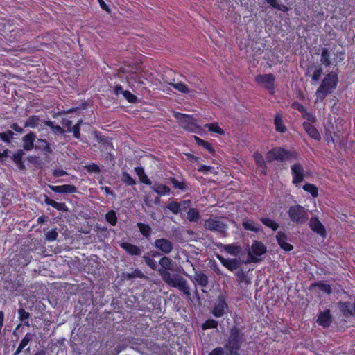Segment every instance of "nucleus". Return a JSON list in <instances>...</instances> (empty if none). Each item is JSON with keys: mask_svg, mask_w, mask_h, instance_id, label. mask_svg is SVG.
I'll use <instances>...</instances> for the list:
<instances>
[{"mask_svg": "<svg viewBox=\"0 0 355 355\" xmlns=\"http://www.w3.org/2000/svg\"><path fill=\"white\" fill-rule=\"evenodd\" d=\"M332 322V316L329 309H326L319 313L317 318V323L323 328L330 327Z\"/></svg>", "mask_w": 355, "mask_h": 355, "instance_id": "obj_17", "label": "nucleus"}, {"mask_svg": "<svg viewBox=\"0 0 355 355\" xmlns=\"http://www.w3.org/2000/svg\"><path fill=\"white\" fill-rule=\"evenodd\" d=\"M25 155L24 152L21 149L17 150V151L13 154L12 157V159L13 162L17 165L18 168L21 171H24L26 169V166L24 164V161L22 160V158L24 155Z\"/></svg>", "mask_w": 355, "mask_h": 355, "instance_id": "obj_27", "label": "nucleus"}, {"mask_svg": "<svg viewBox=\"0 0 355 355\" xmlns=\"http://www.w3.org/2000/svg\"><path fill=\"white\" fill-rule=\"evenodd\" d=\"M121 278L123 281H129L136 278L144 279L146 278V276L142 271L137 268L134 269L132 272H122Z\"/></svg>", "mask_w": 355, "mask_h": 355, "instance_id": "obj_26", "label": "nucleus"}, {"mask_svg": "<svg viewBox=\"0 0 355 355\" xmlns=\"http://www.w3.org/2000/svg\"><path fill=\"white\" fill-rule=\"evenodd\" d=\"M288 214L290 220L297 225H303L309 219L308 211L300 205L291 206Z\"/></svg>", "mask_w": 355, "mask_h": 355, "instance_id": "obj_4", "label": "nucleus"}, {"mask_svg": "<svg viewBox=\"0 0 355 355\" xmlns=\"http://www.w3.org/2000/svg\"><path fill=\"white\" fill-rule=\"evenodd\" d=\"M178 289L187 296L191 295L190 288L188 286L187 280H184L183 283L179 286Z\"/></svg>", "mask_w": 355, "mask_h": 355, "instance_id": "obj_62", "label": "nucleus"}, {"mask_svg": "<svg viewBox=\"0 0 355 355\" xmlns=\"http://www.w3.org/2000/svg\"><path fill=\"white\" fill-rule=\"evenodd\" d=\"M154 246L165 254H169L173 248L172 242L165 238L155 239Z\"/></svg>", "mask_w": 355, "mask_h": 355, "instance_id": "obj_14", "label": "nucleus"}, {"mask_svg": "<svg viewBox=\"0 0 355 355\" xmlns=\"http://www.w3.org/2000/svg\"><path fill=\"white\" fill-rule=\"evenodd\" d=\"M192 281L194 283L198 284L199 286H200L202 288L207 287L209 284L208 276L202 272H196Z\"/></svg>", "mask_w": 355, "mask_h": 355, "instance_id": "obj_29", "label": "nucleus"}, {"mask_svg": "<svg viewBox=\"0 0 355 355\" xmlns=\"http://www.w3.org/2000/svg\"><path fill=\"white\" fill-rule=\"evenodd\" d=\"M267 252L266 246L260 241L255 240L252 242L250 250L248 252L246 263H259L261 259L259 258Z\"/></svg>", "mask_w": 355, "mask_h": 355, "instance_id": "obj_5", "label": "nucleus"}, {"mask_svg": "<svg viewBox=\"0 0 355 355\" xmlns=\"http://www.w3.org/2000/svg\"><path fill=\"white\" fill-rule=\"evenodd\" d=\"M137 227L144 237L148 239L150 236L152 229L148 224L139 222L137 223Z\"/></svg>", "mask_w": 355, "mask_h": 355, "instance_id": "obj_33", "label": "nucleus"}, {"mask_svg": "<svg viewBox=\"0 0 355 355\" xmlns=\"http://www.w3.org/2000/svg\"><path fill=\"white\" fill-rule=\"evenodd\" d=\"M49 187L52 191L58 193L71 194L78 192L77 187L72 184L49 185Z\"/></svg>", "mask_w": 355, "mask_h": 355, "instance_id": "obj_16", "label": "nucleus"}, {"mask_svg": "<svg viewBox=\"0 0 355 355\" xmlns=\"http://www.w3.org/2000/svg\"><path fill=\"white\" fill-rule=\"evenodd\" d=\"M301 115L303 119H305L307 120L306 122H309L311 123H315L317 121V118H316L315 115L313 113L309 112L307 110V109H306L301 114Z\"/></svg>", "mask_w": 355, "mask_h": 355, "instance_id": "obj_52", "label": "nucleus"}, {"mask_svg": "<svg viewBox=\"0 0 355 355\" xmlns=\"http://www.w3.org/2000/svg\"><path fill=\"white\" fill-rule=\"evenodd\" d=\"M35 337V334L31 332H28L25 334L22 340L19 344L16 351L14 353V355H18L20 354L22 350L33 340Z\"/></svg>", "mask_w": 355, "mask_h": 355, "instance_id": "obj_24", "label": "nucleus"}, {"mask_svg": "<svg viewBox=\"0 0 355 355\" xmlns=\"http://www.w3.org/2000/svg\"><path fill=\"white\" fill-rule=\"evenodd\" d=\"M228 311V304L224 295L220 294L212 310V314L216 318L222 317Z\"/></svg>", "mask_w": 355, "mask_h": 355, "instance_id": "obj_9", "label": "nucleus"}, {"mask_svg": "<svg viewBox=\"0 0 355 355\" xmlns=\"http://www.w3.org/2000/svg\"><path fill=\"white\" fill-rule=\"evenodd\" d=\"M216 257L225 268L231 272L237 270L240 267V261L235 258L225 259L219 254H216Z\"/></svg>", "mask_w": 355, "mask_h": 355, "instance_id": "obj_13", "label": "nucleus"}, {"mask_svg": "<svg viewBox=\"0 0 355 355\" xmlns=\"http://www.w3.org/2000/svg\"><path fill=\"white\" fill-rule=\"evenodd\" d=\"M205 128H207L209 132L216 133L219 135H223L225 134L224 130L218 125L217 122L207 123L205 125Z\"/></svg>", "mask_w": 355, "mask_h": 355, "instance_id": "obj_39", "label": "nucleus"}, {"mask_svg": "<svg viewBox=\"0 0 355 355\" xmlns=\"http://www.w3.org/2000/svg\"><path fill=\"white\" fill-rule=\"evenodd\" d=\"M85 168L89 173L98 174L101 172L99 166L94 163L85 165Z\"/></svg>", "mask_w": 355, "mask_h": 355, "instance_id": "obj_58", "label": "nucleus"}, {"mask_svg": "<svg viewBox=\"0 0 355 355\" xmlns=\"http://www.w3.org/2000/svg\"><path fill=\"white\" fill-rule=\"evenodd\" d=\"M331 56V55L329 49L327 48H322L320 60L321 64L326 67L331 66L333 63Z\"/></svg>", "mask_w": 355, "mask_h": 355, "instance_id": "obj_30", "label": "nucleus"}, {"mask_svg": "<svg viewBox=\"0 0 355 355\" xmlns=\"http://www.w3.org/2000/svg\"><path fill=\"white\" fill-rule=\"evenodd\" d=\"M40 123V116L37 115H32L28 117L24 123V128H35Z\"/></svg>", "mask_w": 355, "mask_h": 355, "instance_id": "obj_40", "label": "nucleus"}, {"mask_svg": "<svg viewBox=\"0 0 355 355\" xmlns=\"http://www.w3.org/2000/svg\"><path fill=\"white\" fill-rule=\"evenodd\" d=\"M200 219V214L197 209L190 207L187 211V220L189 222H198Z\"/></svg>", "mask_w": 355, "mask_h": 355, "instance_id": "obj_45", "label": "nucleus"}, {"mask_svg": "<svg viewBox=\"0 0 355 355\" xmlns=\"http://www.w3.org/2000/svg\"><path fill=\"white\" fill-rule=\"evenodd\" d=\"M243 327L238 324H234L229 329L227 338L224 345L225 349L240 350L243 343L245 341V335Z\"/></svg>", "mask_w": 355, "mask_h": 355, "instance_id": "obj_2", "label": "nucleus"}, {"mask_svg": "<svg viewBox=\"0 0 355 355\" xmlns=\"http://www.w3.org/2000/svg\"><path fill=\"white\" fill-rule=\"evenodd\" d=\"M44 125L51 129L56 135H62L65 131L58 124H55V121L47 120L44 121Z\"/></svg>", "mask_w": 355, "mask_h": 355, "instance_id": "obj_38", "label": "nucleus"}, {"mask_svg": "<svg viewBox=\"0 0 355 355\" xmlns=\"http://www.w3.org/2000/svg\"><path fill=\"white\" fill-rule=\"evenodd\" d=\"M322 73H323L322 68L320 66L315 67V69L314 70V71L313 72V74L311 76L312 84L318 82L319 80L320 79Z\"/></svg>", "mask_w": 355, "mask_h": 355, "instance_id": "obj_53", "label": "nucleus"}, {"mask_svg": "<svg viewBox=\"0 0 355 355\" xmlns=\"http://www.w3.org/2000/svg\"><path fill=\"white\" fill-rule=\"evenodd\" d=\"M310 229L317 234L322 238L327 236V231L323 224L320 221L319 218L316 216H313L309 220Z\"/></svg>", "mask_w": 355, "mask_h": 355, "instance_id": "obj_10", "label": "nucleus"}, {"mask_svg": "<svg viewBox=\"0 0 355 355\" xmlns=\"http://www.w3.org/2000/svg\"><path fill=\"white\" fill-rule=\"evenodd\" d=\"M32 250L22 249L18 253L15 254L12 258V266L14 267L24 268L28 266L32 260Z\"/></svg>", "mask_w": 355, "mask_h": 355, "instance_id": "obj_6", "label": "nucleus"}, {"mask_svg": "<svg viewBox=\"0 0 355 355\" xmlns=\"http://www.w3.org/2000/svg\"><path fill=\"white\" fill-rule=\"evenodd\" d=\"M150 189L159 196H163L170 193V188L163 184H157L151 187Z\"/></svg>", "mask_w": 355, "mask_h": 355, "instance_id": "obj_32", "label": "nucleus"}, {"mask_svg": "<svg viewBox=\"0 0 355 355\" xmlns=\"http://www.w3.org/2000/svg\"><path fill=\"white\" fill-rule=\"evenodd\" d=\"M274 125L275 130L279 133H285L287 131V128L283 120V116L280 113H277L274 117Z\"/></svg>", "mask_w": 355, "mask_h": 355, "instance_id": "obj_25", "label": "nucleus"}, {"mask_svg": "<svg viewBox=\"0 0 355 355\" xmlns=\"http://www.w3.org/2000/svg\"><path fill=\"white\" fill-rule=\"evenodd\" d=\"M299 154L295 150H288L282 147H275L270 150L266 154V159L268 162L278 161L284 162L285 161L297 159Z\"/></svg>", "mask_w": 355, "mask_h": 355, "instance_id": "obj_3", "label": "nucleus"}, {"mask_svg": "<svg viewBox=\"0 0 355 355\" xmlns=\"http://www.w3.org/2000/svg\"><path fill=\"white\" fill-rule=\"evenodd\" d=\"M121 180L127 186H134L137 183L136 180L134 179L127 171L122 172Z\"/></svg>", "mask_w": 355, "mask_h": 355, "instance_id": "obj_44", "label": "nucleus"}, {"mask_svg": "<svg viewBox=\"0 0 355 355\" xmlns=\"http://www.w3.org/2000/svg\"><path fill=\"white\" fill-rule=\"evenodd\" d=\"M166 277L163 281L167 284L169 286L178 288L179 286L183 283L184 278L181 276L177 275L174 278L171 277V275L164 274Z\"/></svg>", "mask_w": 355, "mask_h": 355, "instance_id": "obj_23", "label": "nucleus"}, {"mask_svg": "<svg viewBox=\"0 0 355 355\" xmlns=\"http://www.w3.org/2000/svg\"><path fill=\"white\" fill-rule=\"evenodd\" d=\"M166 207L173 214H178L181 211V204H179V202L175 200L169 202Z\"/></svg>", "mask_w": 355, "mask_h": 355, "instance_id": "obj_47", "label": "nucleus"}, {"mask_svg": "<svg viewBox=\"0 0 355 355\" xmlns=\"http://www.w3.org/2000/svg\"><path fill=\"white\" fill-rule=\"evenodd\" d=\"M218 323L216 320L214 319H207L205 322L202 324V329L203 330L210 329H216L217 328Z\"/></svg>", "mask_w": 355, "mask_h": 355, "instance_id": "obj_51", "label": "nucleus"}, {"mask_svg": "<svg viewBox=\"0 0 355 355\" xmlns=\"http://www.w3.org/2000/svg\"><path fill=\"white\" fill-rule=\"evenodd\" d=\"M36 139V134L34 132H30L26 135L23 138V148L24 150L29 151L32 150L34 146V141Z\"/></svg>", "mask_w": 355, "mask_h": 355, "instance_id": "obj_22", "label": "nucleus"}, {"mask_svg": "<svg viewBox=\"0 0 355 355\" xmlns=\"http://www.w3.org/2000/svg\"><path fill=\"white\" fill-rule=\"evenodd\" d=\"M123 96L128 103H136L137 102V97L128 90H124L123 92Z\"/></svg>", "mask_w": 355, "mask_h": 355, "instance_id": "obj_59", "label": "nucleus"}, {"mask_svg": "<svg viewBox=\"0 0 355 355\" xmlns=\"http://www.w3.org/2000/svg\"><path fill=\"white\" fill-rule=\"evenodd\" d=\"M159 264L160 268L157 270V272L163 280L166 278L164 273L171 275L169 270H172L173 261L169 257L164 256L159 259Z\"/></svg>", "mask_w": 355, "mask_h": 355, "instance_id": "obj_11", "label": "nucleus"}, {"mask_svg": "<svg viewBox=\"0 0 355 355\" xmlns=\"http://www.w3.org/2000/svg\"><path fill=\"white\" fill-rule=\"evenodd\" d=\"M198 171L202 173L205 175H207L209 173L210 174H216V171L215 170V168L211 166L207 165H200L198 168Z\"/></svg>", "mask_w": 355, "mask_h": 355, "instance_id": "obj_54", "label": "nucleus"}, {"mask_svg": "<svg viewBox=\"0 0 355 355\" xmlns=\"http://www.w3.org/2000/svg\"><path fill=\"white\" fill-rule=\"evenodd\" d=\"M61 124L63 127L67 128L66 131L67 132H71V128L73 127L72 126V125H73L72 121H71L69 119H62L61 121Z\"/></svg>", "mask_w": 355, "mask_h": 355, "instance_id": "obj_63", "label": "nucleus"}, {"mask_svg": "<svg viewBox=\"0 0 355 355\" xmlns=\"http://www.w3.org/2000/svg\"><path fill=\"white\" fill-rule=\"evenodd\" d=\"M127 83L130 87L137 84V86L144 85V83L140 76L137 73H131L126 76Z\"/></svg>", "mask_w": 355, "mask_h": 355, "instance_id": "obj_31", "label": "nucleus"}, {"mask_svg": "<svg viewBox=\"0 0 355 355\" xmlns=\"http://www.w3.org/2000/svg\"><path fill=\"white\" fill-rule=\"evenodd\" d=\"M259 220L265 226L270 228L273 231H276L279 227V224L276 221L269 218L261 217L259 218Z\"/></svg>", "mask_w": 355, "mask_h": 355, "instance_id": "obj_41", "label": "nucleus"}, {"mask_svg": "<svg viewBox=\"0 0 355 355\" xmlns=\"http://www.w3.org/2000/svg\"><path fill=\"white\" fill-rule=\"evenodd\" d=\"M119 246L130 256H139L142 252L141 249L139 246L128 242H121L119 243Z\"/></svg>", "mask_w": 355, "mask_h": 355, "instance_id": "obj_19", "label": "nucleus"}, {"mask_svg": "<svg viewBox=\"0 0 355 355\" xmlns=\"http://www.w3.org/2000/svg\"><path fill=\"white\" fill-rule=\"evenodd\" d=\"M44 202L46 205L51 206L54 209L61 211H67L68 207L64 202H58L53 199L50 198L47 196H44Z\"/></svg>", "mask_w": 355, "mask_h": 355, "instance_id": "obj_28", "label": "nucleus"}, {"mask_svg": "<svg viewBox=\"0 0 355 355\" xmlns=\"http://www.w3.org/2000/svg\"><path fill=\"white\" fill-rule=\"evenodd\" d=\"M194 139L196 142V144L198 146H200L203 147L205 149H206L210 154H214L215 152L214 148L212 147L211 144H209L208 141L197 137L194 136Z\"/></svg>", "mask_w": 355, "mask_h": 355, "instance_id": "obj_35", "label": "nucleus"}, {"mask_svg": "<svg viewBox=\"0 0 355 355\" xmlns=\"http://www.w3.org/2000/svg\"><path fill=\"white\" fill-rule=\"evenodd\" d=\"M172 87L175 89L176 90L184 93V94H188L189 92V89L187 87V85L182 82H179L177 83L171 84Z\"/></svg>", "mask_w": 355, "mask_h": 355, "instance_id": "obj_56", "label": "nucleus"}, {"mask_svg": "<svg viewBox=\"0 0 355 355\" xmlns=\"http://www.w3.org/2000/svg\"><path fill=\"white\" fill-rule=\"evenodd\" d=\"M225 352L222 347H216L212 349L208 355H224Z\"/></svg>", "mask_w": 355, "mask_h": 355, "instance_id": "obj_64", "label": "nucleus"}, {"mask_svg": "<svg viewBox=\"0 0 355 355\" xmlns=\"http://www.w3.org/2000/svg\"><path fill=\"white\" fill-rule=\"evenodd\" d=\"M253 158L255 161L256 164L258 166L261 167L264 169L266 168V162L264 160L263 156L261 153H259L258 152H255L253 154Z\"/></svg>", "mask_w": 355, "mask_h": 355, "instance_id": "obj_50", "label": "nucleus"}, {"mask_svg": "<svg viewBox=\"0 0 355 355\" xmlns=\"http://www.w3.org/2000/svg\"><path fill=\"white\" fill-rule=\"evenodd\" d=\"M169 180H170V182L173 184V187L175 189H180V190H181L182 191H185L188 189V187H187V185L185 182L178 181L175 178H171Z\"/></svg>", "mask_w": 355, "mask_h": 355, "instance_id": "obj_48", "label": "nucleus"}, {"mask_svg": "<svg viewBox=\"0 0 355 355\" xmlns=\"http://www.w3.org/2000/svg\"><path fill=\"white\" fill-rule=\"evenodd\" d=\"M18 318L19 320L24 322L26 327H30L29 318L31 315L28 312L26 311L24 309L20 308L17 310Z\"/></svg>", "mask_w": 355, "mask_h": 355, "instance_id": "obj_34", "label": "nucleus"}, {"mask_svg": "<svg viewBox=\"0 0 355 355\" xmlns=\"http://www.w3.org/2000/svg\"><path fill=\"white\" fill-rule=\"evenodd\" d=\"M303 189L306 192L309 193L313 198H316L318 196V189L313 184L306 183L303 186Z\"/></svg>", "mask_w": 355, "mask_h": 355, "instance_id": "obj_46", "label": "nucleus"}, {"mask_svg": "<svg viewBox=\"0 0 355 355\" xmlns=\"http://www.w3.org/2000/svg\"><path fill=\"white\" fill-rule=\"evenodd\" d=\"M182 122L188 124V129L189 130H192V127L196 126V120L193 117V116L188 114H182Z\"/></svg>", "mask_w": 355, "mask_h": 355, "instance_id": "obj_49", "label": "nucleus"}, {"mask_svg": "<svg viewBox=\"0 0 355 355\" xmlns=\"http://www.w3.org/2000/svg\"><path fill=\"white\" fill-rule=\"evenodd\" d=\"M339 308L343 313L346 316L353 314V306L350 302H340Z\"/></svg>", "mask_w": 355, "mask_h": 355, "instance_id": "obj_42", "label": "nucleus"}, {"mask_svg": "<svg viewBox=\"0 0 355 355\" xmlns=\"http://www.w3.org/2000/svg\"><path fill=\"white\" fill-rule=\"evenodd\" d=\"M276 240L279 247L286 252H290L293 250V245L288 243V236L283 231H279L276 235Z\"/></svg>", "mask_w": 355, "mask_h": 355, "instance_id": "obj_15", "label": "nucleus"}, {"mask_svg": "<svg viewBox=\"0 0 355 355\" xmlns=\"http://www.w3.org/2000/svg\"><path fill=\"white\" fill-rule=\"evenodd\" d=\"M217 247L220 250H225L227 253L234 257L238 256L241 252V248L239 245H236L234 243L223 244L222 243H219L218 244H217Z\"/></svg>", "mask_w": 355, "mask_h": 355, "instance_id": "obj_20", "label": "nucleus"}, {"mask_svg": "<svg viewBox=\"0 0 355 355\" xmlns=\"http://www.w3.org/2000/svg\"><path fill=\"white\" fill-rule=\"evenodd\" d=\"M316 285L320 291L324 292L325 293L329 295L331 293L332 290L329 284L319 282L316 284Z\"/></svg>", "mask_w": 355, "mask_h": 355, "instance_id": "obj_61", "label": "nucleus"}, {"mask_svg": "<svg viewBox=\"0 0 355 355\" xmlns=\"http://www.w3.org/2000/svg\"><path fill=\"white\" fill-rule=\"evenodd\" d=\"M35 149L40 151L44 155H48L53 153L50 144L44 139H37Z\"/></svg>", "mask_w": 355, "mask_h": 355, "instance_id": "obj_21", "label": "nucleus"}, {"mask_svg": "<svg viewBox=\"0 0 355 355\" xmlns=\"http://www.w3.org/2000/svg\"><path fill=\"white\" fill-rule=\"evenodd\" d=\"M235 276L239 283H245L246 285L250 283V279L248 277L246 272H245L243 269L237 270L235 272Z\"/></svg>", "mask_w": 355, "mask_h": 355, "instance_id": "obj_43", "label": "nucleus"}, {"mask_svg": "<svg viewBox=\"0 0 355 355\" xmlns=\"http://www.w3.org/2000/svg\"><path fill=\"white\" fill-rule=\"evenodd\" d=\"M204 227L206 230L211 232H217L223 235L225 234L227 225L224 222L216 219V218H208L205 220Z\"/></svg>", "mask_w": 355, "mask_h": 355, "instance_id": "obj_8", "label": "nucleus"}, {"mask_svg": "<svg viewBox=\"0 0 355 355\" xmlns=\"http://www.w3.org/2000/svg\"><path fill=\"white\" fill-rule=\"evenodd\" d=\"M292 174V182L297 184L302 182L304 179V170L300 164H295L291 166Z\"/></svg>", "mask_w": 355, "mask_h": 355, "instance_id": "obj_12", "label": "nucleus"}, {"mask_svg": "<svg viewBox=\"0 0 355 355\" xmlns=\"http://www.w3.org/2000/svg\"><path fill=\"white\" fill-rule=\"evenodd\" d=\"M255 82L267 89L270 94L273 95L275 92V77L272 73L259 74L255 76Z\"/></svg>", "mask_w": 355, "mask_h": 355, "instance_id": "obj_7", "label": "nucleus"}, {"mask_svg": "<svg viewBox=\"0 0 355 355\" xmlns=\"http://www.w3.org/2000/svg\"><path fill=\"white\" fill-rule=\"evenodd\" d=\"M145 263L150 268L153 270L157 269L156 262L149 256L148 254H146L142 257Z\"/></svg>", "mask_w": 355, "mask_h": 355, "instance_id": "obj_55", "label": "nucleus"}, {"mask_svg": "<svg viewBox=\"0 0 355 355\" xmlns=\"http://www.w3.org/2000/svg\"><path fill=\"white\" fill-rule=\"evenodd\" d=\"M242 225L245 230L258 232L259 230V225L251 220H245L242 223Z\"/></svg>", "mask_w": 355, "mask_h": 355, "instance_id": "obj_37", "label": "nucleus"}, {"mask_svg": "<svg viewBox=\"0 0 355 355\" xmlns=\"http://www.w3.org/2000/svg\"><path fill=\"white\" fill-rule=\"evenodd\" d=\"M302 127L306 131L307 135L313 139L315 141H320L321 139V135L318 129L311 123L304 121L302 123Z\"/></svg>", "mask_w": 355, "mask_h": 355, "instance_id": "obj_18", "label": "nucleus"}, {"mask_svg": "<svg viewBox=\"0 0 355 355\" xmlns=\"http://www.w3.org/2000/svg\"><path fill=\"white\" fill-rule=\"evenodd\" d=\"M338 83V76L337 73L331 71L327 73L316 90L317 101H323L329 94L336 89Z\"/></svg>", "mask_w": 355, "mask_h": 355, "instance_id": "obj_1", "label": "nucleus"}, {"mask_svg": "<svg viewBox=\"0 0 355 355\" xmlns=\"http://www.w3.org/2000/svg\"><path fill=\"white\" fill-rule=\"evenodd\" d=\"M14 133L11 130H7L4 132H0V139L6 142V143H10L11 141V139L13 138Z\"/></svg>", "mask_w": 355, "mask_h": 355, "instance_id": "obj_57", "label": "nucleus"}, {"mask_svg": "<svg viewBox=\"0 0 355 355\" xmlns=\"http://www.w3.org/2000/svg\"><path fill=\"white\" fill-rule=\"evenodd\" d=\"M46 239L49 241H54L58 236V232L56 228L48 231L46 234Z\"/></svg>", "mask_w": 355, "mask_h": 355, "instance_id": "obj_60", "label": "nucleus"}, {"mask_svg": "<svg viewBox=\"0 0 355 355\" xmlns=\"http://www.w3.org/2000/svg\"><path fill=\"white\" fill-rule=\"evenodd\" d=\"M105 220L112 226H115L118 222L116 212L114 209L108 211L105 215Z\"/></svg>", "mask_w": 355, "mask_h": 355, "instance_id": "obj_36", "label": "nucleus"}]
</instances>
